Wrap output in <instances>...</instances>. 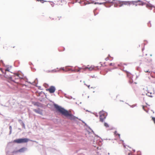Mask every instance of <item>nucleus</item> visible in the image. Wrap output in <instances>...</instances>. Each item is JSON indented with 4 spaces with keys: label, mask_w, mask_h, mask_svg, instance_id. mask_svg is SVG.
<instances>
[{
    "label": "nucleus",
    "mask_w": 155,
    "mask_h": 155,
    "mask_svg": "<svg viewBox=\"0 0 155 155\" xmlns=\"http://www.w3.org/2000/svg\"><path fill=\"white\" fill-rule=\"evenodd\" d=\"M54 106L58 111L65 116L68 117L70 120H75L78 118L71 114V111H68L57 105H55Z\"/></svg>",
    "instance_id": "obj_1"
},
{
    "label": "nucleus",
    "mask_w": 155,
    "mask_h": 155,
    "mask_svg": "<svg viewBox=\"0 0 155 155\" xmlns=\"http://www.w3.org/2000/svg\"><path fill=\"white\" fill-rule=\"evenodd\" d=\"M29 140L28 139L26 138L18 139L14 140L13 141V142L18 143H27L29 141Z\"/></svg>",
    "instance_id": "obj_2"
},
{
    "label": "nucleus",
    "mask_w": 155,
    "mask_h": 155,
    "mask_svg": "<svg viewBox=\"0 0 155 155\" xmlns=\"http://www.w3.org/2000/svg\"><path fill=\"white\" fill-rule=\"evenodd\" d=\"M100 120L103 122L106 118L105 114L103 112H101L100 113Z\"/></svg>",
    "instance_id": "obj_3"
},
{
    "label": "nucleus",
    "mask_w": 155,
    "mask_h": 155,
    "mask_svg": "<svg viewBox=\"0 0 155 155\" xmlns=\"http://www.w3.org/2000/svg\"><path fill=\"white\" fill-rule=\"evenodd\" d=\"M152 67H149L148 66H146L144 68V71L145 72L149 73L151 74L152 73Z\"/></svg>",
    "instance_id": "obj_4"
},
{
    "label": "nucleus",
    "mask_w": 155,
    "mask_h": 155,
    "mask_svg": "<svg viewBox=\"0 0 155 155\" xmlns=\"http://www.w3.org/2000/svg\"><path fill=\"white\" fill-rule=\"evenodd\" d=\"M27 148L26 147H22L20 149L16 151H14L13 152L14 153H23L26 151Z\"/></svg>",
    "instance_id": "obj_5"
},
{
    "label": "nucleus",
    "mask_w": 155,
    "mask_h": 155,
    "mask_svg": "<svg viewBox=\"0 0 155 155\" xmlns=\"http://www.w3.org/2000/svg\"><path fill=\"white\" fill-rule=\"evenodd\" d=\"M55 88L54 86H51L47 89V91H48L50 93H52L55 92Z\"/></svg>",
    "instance_id": "obj_6"
},
{
    "label": "nucleus",
    "mask_w": 155,
    "mask_h": 155,
    "mask_svg": "<svg viewBox=\"0 0 155 155\" xmlns=\"http://www.w3.org/2000/svg\"><path fill=\"white\" fill-rule=\"evenodd\" d=\"M84 68V67L83 66L82 68H78L77 69L76 68H75V69L74 70H72L71 69H69L68 71H72L75 72H79L80 71L81 69H83Z\"/></svg>",
    "instance_id": "obj_7"
},
{
    "label": "nucleus",
    "mask_w": 155,
    "mask_h": 155,
    "mask_svg": "<svg viewBox=\"0 0 155 155\" xmlns=\"http://www.w3.org/2000/svg\"><path fill=\"white\" fill-rule=\"evenodd\" d=\"M94 68L95 67L94 66H90L89 65H88L87 67H84L83 70H86L87 69H88L89 71H92L94 69Z\"/></svg>",
    "instance_id": "obj_8"
},
{
    "label": "nucleus",
    "mask_w": 155,
    "mask_h": 155,
    "mask_svg": "<svg viewBox=\"0 0 155 155\" xmlns=\"http://www.w3.org/2000/svg\"><path fill=\"white\" fill-rule=\"evenodd\" d=\"M57 4L58 5H62L66 3V2L64 0L58 1Z\"/></svg>",
    "instance_id": "obj_9"
},
{
    "label": "nucleus",
    "mask_w": 155,
    "mask_h": 155,
    "mask_svg": "<svg viewBox=\"0 0 155 155\" xmlns=\"http://www.w3.org/2000/svg\"><path fill=\"white\" fill-rule=\"evenodd\" d=\"M34 111L36 113L39 114L41 115H42V113L41 111H40L39 109L38 110L34 109Z\"/></svg>",
    "instance_id": "obj_10"
},
{
    "label": "nucleus",
    "mask_w": 155,
    "mask_h": 155,
    "mask_svg": "<svg viewBox=\"0 0 155 155\" xmlns=\"http://www.w3.org/2000/svg\"><path fill=\"white\" fill-rule=\"evenodd\" d=\"M126 73L127 77L129 78L130 79H131L132 78V75L131 74L128 72H127Z\"/></svg>",
    "instance_id": "obj_11"
},
{
    "label": "nucleus",
    "mask_w": 155,
    "mask_h": 155,
    "mask_svg": "<svg viewBox=\"0 0 155 155\" xmlns=\"http://www.w3.org/2000/svg\"><path fill=\"white\" fill-rule=\"evenodd\" d=\"M147 95L149 97H152V93L151 92H148L147 94Z\"/></svg>",
    "instance_id": "obj_12"
},
{
    "label": "nucleus",
    "mask_w": 155,
    "mask_h": 155,
    "mask_svg": "<svg viewBox=\"0 0 155 155\" xmlns=\"http://www.w3.org/2000/svg\"><path fill=\"white\" fill-rule=\"evenodd\" d=\"M114 134L116 136H117L119 138H120V134L118 133L117 131H115L114 132Z\"/></svg>",
    "instance_id": "obj_13"
},
{
    "label": "nucleus",
    "mask_w": 155,
    "mask_h": 155,
    "mask_svg": "<svg viewBox=\"0 0 155 155\" xmlns=\"http://www.w3.org/2000/svg\"><path fill=\"white\" fill-rule=\"evenodd\" d=\"M126 153L128 154V155H131V153H130V151H127V152Z\"/></svg>",
    "instance_id": "obj_14"
},
{
    "label": "nucleus",
    "mask_w": 155,
    "mask_h": 155,
    "mask_svg": "<svg viewBox=\"0 0 155 155\" xmlns=\"http://www.w3.org/2000/svg\"><path fill=\"white\" fill-rule=\"evenodd\" d=\"M104 125L106 127H109V125H108V124L107 123H104Z\"/></svg>",
    "instance_id": "obj_15"
},
{
    "label": "nucleus",
    "mask_w": 155,
    "mask_h": 155,
    "mask_svg": "<svg viewBox=\"0 0 155 155\" xmlns=\"http://www.w3.org/2000/svg\"><path fill=\"white\" fill-rule=\"evenodd\" d=\"M84 84L85 85H86L88 88H89V89H90V85H87V84H86L85 83V81H84Z\"/></svg>",
    "instance_id": "obj_16"
},
{
    "label": "nucleus",
    "mask_w": 155,
    "mask_h": 155,
    "mask_svg": "<svg viewBox=\"0 0 155 155\" xmlns=\"http://www.w3.org/2000/svg\"><path fill=\"white\" fill-rule=\"evenodd\" d=\"M114 63H110L109 64L110 66H114Z\"/></svg>",
    "instance_id": "obj_17"
},
{
    "label": "nucleus",
    "mask_w": 155,
    "mask_h": 155,
    "mask_svg": "<svg viewBox=\"0 0 155 155\" xmlns=\"http://www.w3.org/2000/svg\"><path fill=\"white\" fill-rule=\"evenodd\" d=\"M40 2L42 3H43L44 2H46V1H44V0H40Z\"/></svg>",
    "instance_id": "obj_18"
},
{
    "label": "nucleus",
    "mask_w": 155,
    "mask_h": 155,
    "mask_svg": "<svg viewBox=\"0 0 155 155\" xmlns=\"http://www.w3.org/2000/svg\"><path fill=\"white\" fill-rule=\"evenodd\" d=\"M129 82L131 84L133 83V81L132 80H131V79L129 81Z\"/></svg>",
    "instance_id": "obj_19"
},
{
    "label": "nucleus",
    "mask_w": 155,
    "mask_h": 155,
    "mask_svg": "<svg viewBox=\"0 0 155 155\" xmlns=\"http://www.w3.org/2000/svg\"><path fill=\"white\" fill-rule=\"evenodd\" d=\"M61 16L58 17V19H56L57 20H60L61 19Z\"/></svg>",
    "instance_id": "obj_20"
},
{
    "label": "nucleus",
    "mask_w": 155,
    "mask_h": 155,
    "mask_svg": "<svg viewBox=\"0 0 155 155\" xmlns=\"http://www.w3.org/2000/svg\"><path fill=\"white\" fill-rule=\"evenodd\" d=\"M5 71H9V68H7L5 70Z\"/></svg>",
    "instance_id": "obj_21"
},
{
    "label": "nucleus",
    "mask_w": 155,
    "mask_h": 155,
    "mask_svg": "<svg viewBox=\"0 0 155 155\" xmlns=\"http://www.w3.org/2000/svg\"><path fill=\"white\" fill-rule=\"evenodd\" d=\"M152 61V60L150 59L149 60H147V62H150Z\"/></svg>",
    "instance_id": "obj_22"
},
{
    "label": "nucleus",
    "mask_w": 155,
    "mask_h": 155,
    "mask_svg": "<svg viewBox=\"0 0 155 155\" xmlns=\"http://www.w3.org/2000/svg\"><path fill=\"white\" fill-rule=\"evenodd\" d=\"M54 3H52V4H51V6H52V7H53L54 6Z\"/></svg>",
    "instance_id": "obj_23"
},
{
    "label": "nucleus",
    "mask_w": 155,
    "mask_h": 155,
    "mask_svg": "<svg viewBox=\"0 0 155 155\" xmlns=\"http://www.w3.org/2000/svg\"><path fill=\"white\" fill-rule=\"evenodd\" d=\"M95 87H91V88H93V89H94L95 88Z\"/></svg>",
    "instance_id": "obj_24"
},
{
    "label": "nucleus",
    "mask_w": 155,
    "mask_h": 155,
    "mask_svg": "<svg viewBox=\"0 0 155 155\" xmlns=\"http://www.w3.org/2000/svg\"><path fill=\"white\" fill-rule=\"evenodd\" d=\"M95 10H94V15H95L96 14H95Z\"/></svg>",
    "instance_id": "obj_25"
},
{
    "label": "nucleus",
    "mask_w": 155,
    "mask_h": 155,
    "mask_svg": "<svg viewBox=\"0 0 155 155\" xmlns=\"http://www.w3.org/2000/svg\"><path fill=\"white\" fill-rule=\"evenodd\" d=\"M143 49H144V48H142V51H143Z\"/></svg>",
    "instance_id": "obj_26"
},
{
    "label": "nucleus",
    "mask_w": 155,
    "mask_h": 155,
    "mask_svg": "<svg viewBox=\"0 0 155 155\" xmlns=\"http://www.w3.org/2000/svg\"><path fill=\"white\" fill-rule=\"evenodd\" d=\"M107 58H106V59H105V60H106V61H107Z\"/></svg>",
    "instance_id": "obj_27"
},
{
    "label": "nucleus",
    "mask_w": 155,
    "mask_h": 155,
    "mask_svg": "<svg viewBox=\"0 0 155 155\" xmlns=\"http://www.w3.org/2000/svg\"><path fill=\"white\" fill-rule=\"evenodd\" d=\"M15 47V46H13L12 47L13 48H14Z\"/></svg>",
    "instance_id": "obj_28"
},
{
    "label": "nucleus",
    "mask_w": 155,
    "mask_h": 155,
    "mask_svg": "<svg viewBox=\"0 0 155 155\" xmlns=\"http://www.w3.org/2000/svg\"><path fill=\"white\" fill-rule=\"evenodd\" d=\"M101 64V66H102V64Z\"/></svg>",
    "instance_id": "obj_29"
},
{
    "label": "nucleus",
    "mask_w": 155,
    "mask_h": 155,
    "mask_svg": "<svg viewBox=\"0 0 155 155\" xmlns=\"http://www.w3.org/2000/svg\"><path fill=\"white\" fill-rule=\"evenodd\" d=\"M0 69H1L0 68Z\"/></svg>",
    "instance_id": "obj_30"
}]
</instances>
